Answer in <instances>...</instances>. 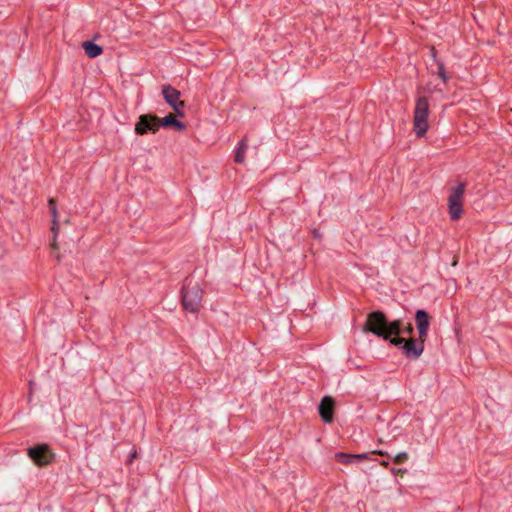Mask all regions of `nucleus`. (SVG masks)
Masks as SVG:
<instances>
[{
  "label": "nucleus",
  "instance_id": "nucleus-9",
  "mask_svg": "<svg viewBox=\"0 0 512 512\" xmlns=\"http://www.w3.org/2000/svg\"><path fill=\"white\" fill-rule=\"evenodd\" d=\"M416 327L421 340H426L428 336V328L430 325V317L424 310H417L415 314Z\"/></svg>",
  "mask_w": 512,
  "mask_h": 512
},
{
  "label": "nucleus",
  "instance_id": "nucleus-5",
  "mask_svg": "<svg viewBox=\"0 0 512 512\" xmlns=\"http://www.w3.org/2000/svg\"><path fill=\"white\" fill-rule=\"evenodd\" d=\"M465 187L466 185L464 183H460L458 186L450 189V195L448 197V211L452 220H458L462 216Z\"/></svg>",
  "mask_w": 512,
  "mask_h": 512
},
{
  "label": "nucleus",
  "instance_id": "nucleus-4",
  "mask_svg": "<svg viewBox=\"0 0 512 512\" xmlns=\"http://www.w3.org/2000/svg\"><path fill=\"white\" fill-rule=\"evenodd\" d=\"M424 342L425 340L414 339L413 337H409V339H405L403 337L394 336L390 339V343L397 347H402L405 355L408 358L417 359L419 358L424 351Z\"/></svg>",
  "mask_w": 512,
  "mask_h": 512
},
{
  "label": "nucleus",
  "instance_id": "nucleus-24",
  "mask_svg": "<svg viewBox=\"0 0 512 512\" xmlns=\"http://www.w3.org/2000/svg\"><path fill=\"white\" fill-rule=\"evenodd\" d=\"M29 385L32 386V382H29ZM32 390V387H30V391Z\"/></svg>",
  "mask_w": 512,
  "mask_h": 512
},
{
  "label": "nucleus",
  "instance_id": "nucleus-18",
  "mask_svg": "<svg viewBox=\"0 0 512 512\" xmlns=\"http://www.w3.org/2000/svg\"><path fill=\"white\" fill-rule=\"evenodd\" d=\"M438 75L440 76V78H441L444 82H446V81H447L448 77H447V75L445 74V72H444V66H443V64H441V63L438 65Z\"/></svg>",
  "mask_w": 512,
  "mask_h": 512
},
{
  "label": "nucleus",
  "instance_id": "nucleus-3",
  "mask_svg": "<svg viewBox=\"0 0 512 512\" xmlns=\"http://www.w3.org/2000/svg\"><path fill=\"white\" fill-rule=\"evenodd\" d=\"M429 102L426 97H419L416 101L413 117V130L417 137H423L428 128Z\"/></svg>",
  "mask_w": 512,
  "mask_h": 512
},
{
  "label": "nucleus",
  "instance_id": "nucleus-1",
  "mask_svg": "<svg viewBox=\"0 0 512 512\" xmlns=\"http://www.w3.org/2000/svg\"><path fill=\"white\" fill-rule=\"evenodd\" d=\"M401 320L388 322L385 314L381 311H373L367 315L365 324L362 328L363 332H370L385 340L392 339V336L401 334Z\"/></svg>",
  "mask_w": 512,
  "mask_h": 512
},
{
  "label": "nucleus",
  "instance_id": "nucleus-22",
  "mask_svg": "<svg viewBox=\"0 0 512 512\" xmlns=\"http://www.w3.org/2000/svg\"><path fill=\"white\" fill-rule=\"evenodd\" d=\"M431 54H432L433 57H435V50H434V48L431 49Z\"/></svg>",
  "mask_w": 512,
  "mask_h": 512
},
{
  "label": "nucleus",
  "instance_id": "nucleus-7",
  "mask_svg": "<svg viewBox=\"0 0 512 512\" xmlns=\"http://www.w3.org/2000/svg\"><path fill=\"white\" fill-rule=\"evenodd\" d=\"M28 455L38 466L49 464L53 459V454L47 445H37L28 449Z\"/></svg>",
  "mask_w": 512,
  "mask_h": 512
},
{
  "label": "nucleus",
  "instance_id": "nucleus-19",
  "mask_svg": "<svg viewBox=\"0 0 512 512\" xmlns=\"http://www.w3.org/2000/svg\"><path fill=\"white\" fill-rule=\"evenodd\" d=\"M392 473H394L395 475L402 476L405 473V470H403V469H392Z\"/></svg>",
  "mask_w": 512,
  "mask_h": 512
},
{
  "label": "nucleus",
  "instance_id": "nucleus-16",
  "mask_svg": "<svg viewBox=\"0 0 512 512\" xmlns=\"http://www.w3.org/2000/svg\"><path fill=\"white\" fill-rule=\"evenodd\" d=\"M408 460V454L406 452H400L394 456L393 461L396 464H402Z\"/></svg>",
  "mask_w": 512,
  "mask_h": 512
},
{
  "label": "nucleus",
  "instance_id": "nucleus-2",
  "mask_svg": "<svg viewBox=\"0 0 512 512\" xmlns=\"http://www.w3.org/2000/svg\"><path fill=\"white\" fill-rule=\"evenodd\" d=\"M203 290L199 283L188 281L182 290V305L185 310L196 313L202 306Z\"/></svg>",
  "mask_w": 512,
  "mask_h": 512
},
{
  "label": "nucleus",
  "instance_id": "nucleus-8",
  "mask_svg": "<svg viewBox=\"0 0 512 512\" xmlns=\"http://www.w3.org/2000/svg\"><path fill=\"white\" fill-rule=\"evenodd\" d=\"M162 94L165 101L173 108L175 113L179 116H183L182 109L184 102L179 100L180 92L170 85H166L162 89Z\"/></svg>",
  "mask_w": 512,
  "mask_h": 512
},
{
  "label": "nucleus",
  "instance_id": "nucleus-6",
  "mask_svg": "<svg viewBox=\"0 0 512 512\" xmlns=\"http://www.w3.org/2000/svg\"><path fill=\"white\" fill-rule=\"evenodd\" d=\"M160 128V118L152 114H143L135 124V133L144 135L148 132L156 133Z\"/></svg>",
  "mask_w": 512,
  "mask_h": 512
},
{
  "label": "nucleus",
  "instance_id": "nucleus-17",
  "mask_svg": "<svg viewBox=\"0 0 512 512\" xmlns=\"http://www.w3.org/2000/svg\"><path fill=\"white\" fill-rule=\"evenodd\" d=\"M401 333H406L409 337H412L413 334V326L411 323H407L405 327L401 326Z\"/></svg>",
  "mask_w": 512,
  "mask_h": 512
},
{
  "label": "nucleus",
  "instance_id": "nucleus-11",
  "mask_svg": "<svg viewBox=\"0 0 512 512\" xmlns=\"http://www.w3.org/2000/svg\"><path fill=\"white\" fill-rule=\"evenodd\" d=\"M49 205H50L51 213L53 216L52 227H51V230L53 233V240L51 242V248L53 250H57L58 246H57V242H56V237H57V234L59 231V226H58V222H57V211L55 208L54 199L49 200Z\"/></svg>",
  "mask_w": 512,
  "mask_h": 512
},
{
  "label": "nucleus",
  "instance_id": "nucleus-12",
  "mask_svg": "<svg viewBox=\"0 0 512 512\" xmlns=\"http://www.w3.org/2000/svg\"><path fill=\"white\" fill-rule=\"evenodd\" d=\"M161 126L172 127L177 131H182L185 128V125L182 122L178 121L172 113L160 119V127Z\"/></svg>",
  "mask_w": 512,
  "mask_h": 512
},
{
  "label": "nucleus",
  "instance_id": "nucleus-10",
  "mask_svg": "<svg viewBox=\"0 0 512 512\" xmlns=\"http://www.w3.org/2000/svg\"><path fill=\"white\" fill-rule=\"evenodd\" d=\"M335 402L332 397L325 396L319 405V414L322 420L326 423H330L333 420Z\"/></svg>",
  "mask_w": 512,
  "mask_h": 512
},
{
  "label": "nucleus",
  "instance_id": "nucleus-20",
  "mask_svg": "<svg viewBox=\"0 0 512 512\" xmlns=\"http://www.w3.org/2000/svg\"><path fill=\"white\" fill-rule=\"evenodd\" d=\"M375 453H377L378 455H381V456L389 457V454L387 452H384V451H376Z\"/></svg>",
  "mask_w": 512,
  "mask_h": 512
},
{
  "label": "nucleus",
  "instance_id": "nucleus-23",
  "mask_svg": "<svg viewBox=\"0 0 512 512\" xmlns=\"http://www.w3.org/2000/svg\"><path fill=\"white\" fill-rule=\"evenodd\" d=\"M136 457V453H133L131 458H135Z\"/></svg>",
  "mask_w": 512,
  "mask_h": 512
},
{
  "label": "nucleus",
  "instance_id": "nucleus-15",
  "mask_svg": "<svg viewBox=\"0 0 512 512\" xmlns=\"http://www.w3.org/2000/svg\"><path fill=\"white\" fill-rule=\"evenodd\" d=\"M246 150H247V143L243 139L239 143V146H238L236 154H235V159L234 160H235L236 163H240L241 164V163L244 162Z\"/></svg>",
  "mask_w": 512,
  "mask_h": 512
},
{
  "label": "nucleus",
  "instance_id": "nucleus-13",
  "mask_svg": "<svg viewBox=\"0 0 512 512\" xmlns=\"http://www.w3.org/2000/svg\"><path fill=\"white\" fill-rule=\"evenodd\" d=\"M82 47L90 58H96L102 54V48L99 45L94 44L93 42L86 41L82 44Z\"/></svg>",
  "mask_w": 512,
  "mask_h": 512
},
{
  "label": "nucleus",
  "instance_id": "nucleus-14",
  "mask_svg": "<svg viewBox=\"0 0 512 512\" xmlns=\"http://www.w3.org/2000/svg\"><path fill=\"white\" fill-rule=\"evenodd\" d=\"M335 458L338 462L343 464H350L352 461L356 459L365 458L364 454H345V453H337Z\"/></svg>",
  "mask_w": 512,
  "mask_h": 512
},
{
  "label": "nucleus",
  "instance_id": "nucleus-21",
  "mask_svg": "<svg viewBox=\"0 0 512 512\" xmlns=\"http://www.w3.org/2000/svg\"><path fill=\"white\" fill-rule=\"evenodd\" d=\"M381 465L384 466V467H387L388 466V462L383 461V462H381Z\"/></svg>",
  "mask_w": 512,
  "mask_h": 512
}]
</instances>
